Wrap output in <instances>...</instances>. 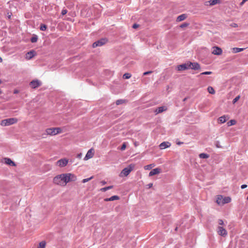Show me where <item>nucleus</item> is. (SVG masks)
Wrapping results in <instances>:
<instances>
[{
  "instance_id": "50",
  "label": "nucleus",
  "mask_w": 248,
  "mask_h": 248,
  "mask_svg": "<svg viewBox=\"0 0 248 248\" xmlns=\"http://www.w3.org/2000/svg\"><path fill=\"white\" fill-rule=\"evenodd\" d=\"M2 59L1 58V57H0V62H2Z\"/></svg>"
},
{
  "instance_id": "3",
  "label": "nucleus",
  "mask_w": 248,
  "mask_h": 248,
  "mask_svg": "<svg viewBox=\"0 0 248 248\" xmlns=\"http://www.w3.org/2000/svg\"><path fill=\"white\" fill-rule=\"evenodd\" d=\"M62 129L60 127H53L47 128L46 132L47 135L54 136L57 134L61 133L62 132Z\"/></svg>"
},
{
  "instance_id": "45",
  "label": "nucleus",
  "mask_w": 248,
  "mask_h": 248,
  "mask_svg": "<svg viewBox=\"0 0 248 248\" xmlns=\"http://www.w3.org/2000/svg\"><path fill=\"white\" fill-rule=\"evenodd\" d=\"M82 154L79 153L77 155V157L78 158H80L82 157Z\"/></svg>"
},
{
  "instance_id": "51",
  "label": "nucleus",
  "mask_w": 248,
  "mask_h": 248,
  "mask_svg": "<svg viewBox=\"0 0 248 248\" xmlns=\"http://www.w3.org/2000/svg\"><path fill=\"white\" fill-rule=\"evenodd\" d=\"M14 93H16V90H14Z\"/></svg>"
},
{
  "instance_id": "32",
  "label": "nucleus",
  "mask_w": 248,
  "mask_h": 248,
  "mask_svg": "<svg viewBox=\"0 0 248 248\" xmlns=\"http://www.w3.org/2000/svg\"><path fill=\"white\" fill-rule=\"evenodd\" d=\"M131 77V75L129 73H125L124 75H123V78H124V79H128L129 78H130V77Z\"/></svg>"
},
{
  "instance_id": "40",
  "label": "nucleus",
  "mask_w": 248,
  "mask_h": 248,
  "mask_svg": "<svg viewBox=\"0 0 248 248\" xmlns=\"http://www.w3.org/2000/svg\"><path fill=\"white\" fill-rule=\"evenodd\" d=\"M61 13H62V15H65V14H66L67 13V10L66 9H63Z\"/></svg>"
},
{
  "instance_id": "19",
  "label": "nucleus",
  "mask_w": 248,
  "mask_h": 248,
  "mask_svg": "<svg viewBox=\"0 0 248 248\" xmlns=\"http://www.w3.org/2000/svg\"><path fill=\"white\" fill-rule=\"evenodd\" d=\"M171 144L169 142H163L159 145L160 149H164L170 147Z\"/></svg>"
},
{
  "instance_id": "44",
  "label": "nucleus",
  "mask_w": 248,
  "mask_h": 248,
  "mask_svg": "<svg viewBox=\"0 0 248 248\" xmlns=\"http://www.w3.org/2000/svg\"><path fill=\"white\" fill-rule=\"evenodd\" d=\"M247 187V185H242L241 186V187L242 189H244L245 188H246Z\"/></svg>"
},
{
  "instance_id": "4",
  "label": "nucleus",
  "mask_w": 248,
  "mask_h": 248,
  "mask_svg": "<svg viewBox=\"0 0 248 248\" xmlns=\"http://www.w3.org/2000/svg\"><path fill=\"white\" fill-rule=\"evenodd\" d=\"M231 199L229 197H223L222 195H218L217 197L216 202L218 205L224 204L231 202Z\"/></svg>"
},
{
  "instance_id": "10",
  "label": "nucleus",
  "mask_w": 248,
  "mask_h": 248,
  "mask_svg": "<svg viewBox=\"0 0 248 248\" xmlns=\"http://www.w3.org/2000/svg\"><path fill=\"white\" fill-rule=\"evenodd\" d=\"M212 53L216 55H220L222 53V49L218 46H214L212 48Z\"/></svg>"
},
{
  "instance_id": "16",
  "label": "nucleus",
  "mask_w": 248,
  "mask_h": 248,
  "mask_svg": "<svg viewBox=\"0 0 248 248\" xmlns=\"http://www.w3.org/2000/svg\"><path fill=\"white\" fill-rule=\"evenodd\" d=\"M161 171V170L160 168H157L152 170L149 174V176H152L153 175L158 174L160 173Z\"/></svg>"
},
{
  "instance_id": "49",
  "label": "nucleus",
  "mask_w": 248,
  "mask_h": 248,
  "mask_svg": "<svg viewBox=\"0 0 248 248\" xmlns=\"http://www.w3.org/2000/svg\"><path fill=\"white\" fill-rule=\"evenodd\" d=\"M11 16V15H8V18H10Z\"/></svg>"
},
{
  "instance_id": "41",
  "label": "nucleus",
  "mask_w": 248,
  "mask_h": 248,
  "mask_svg": "<svg viewBox=\"0 0 248 248\" xmlns=\"http://www.w3.org/2000/svg\"><path fill=\"white\" fill-rule=\"evenodd\" d=\"M152 73V71H151L145 72L143 73V75L144 76L147 75L151 74Z\"/></svg>"
},
{
  "instance_id": "20",
  "label": "nucleus",
  "mask_w": 248,
  "mask_h": 248,
  "mask_svg": "<svg viewBox=\"0 0 248 248\" xmlns=\"http://www.w3.org/2000/svg\"><path fill=\"white\" fill-rule=\"evenodd\" d=\"M229 119V117L227 115L222 116L218 118V123H219L220 124H223L225 122H226V121Z\"/></svg>"
},
{
  "instance_id": "23",
  "label": "nucleus",
  "mask_w": 248,
  "mask_h": 248,
  "mask_svg": "<svg viewBox=\"0 0 248 248\" xmlns=\"http://www.w3.org/2000/svg\"><path fill=\"white\" fill-rule=\"evenodd\" d=\"M232 49L233 53H236L243 51L245 49V48L233 47Z\"/></svg>"
},
{
  "instance_id": "28",
  "label": "nucleus",
  "mask_w": 248,
  "mask_h": 248,
  "mask_svg": "<svg viewBox=\"0 0 248 248\" xmlns=\"http://www.w3.org/2000/svg\"><path fill=\"white\" fill-rule=\"evenodd\" d=\"M112 188H113V186H107V187H105L101 188L100 189V191H101L102 192H105L107 190L110 189H111Z\"/></svg>"
},
{
  "instance_id": "52",
  "label": "nucleus",
  "mask_w": 248,
  "mask_h": 248,
  "mask_svg": "<svg viewBox=\"0 0 248 248\" xmlns=\"http://www.w3.org/2000/svg\"><path fill=\"white\" fill-rule=\"evenodd\" d=\"M247 200L248 201V197L247 198Z\"/></svg>"
},
{
  "instance_id": "26",
  "label": "nucleus",
  "mask_w": 248,
  "mask_h": 248,
  "mask_svg": "<svg viewBox=\"0 0 248 248\" xmlns=\"http://www.w3.org/2000/svg\"><path fill=\"white\" fill-rule=\"evenodd\" d=\"M155 165L154 164H151L148 165H146L144 167V169L145 170H149L151 169L152 168L155 167Z\"/></svg>"
},
{
  "instance_id": "17",
  "label": "nucleus",
  "mask_w": 248,
  "mask_h": 248,
  "mask_svg": "<svg viewBox=\"0 0 248 248\" xmlns=\"http://www.w3.org/2000/svg\"><path fill=\"white\" fill-rule=\"evenodd\" d=\"M36 55V52L34 50L30 51L26 54V59L30 60Z\"/></svg>"
},
{
  "instance_id": "21",
  "label": "nucleus",
  "mask_w": 248,
  "mask_h": 248,
  "mask_svg": "<svg viewBox=\"0 0 248 248\" xmlns=\"http://www.w3.org/2000/svg\"><path fill=\"white\" fill-rule=\"evenodd\" d=\"M167 109V108L166 106H162L157 108L155 112L156 113V114H158L166 111Z\"/></svg>"
},
{
  "instance_id": "38",
  "label": "nucleus",
  "mask_w": 248,
  "mask_h": 248,
  "mask_svg": "<svg viewBox=\"0 0 248 248\" xmlns=\"http://www.w3.org/2000/svg\"><path fill=\"white\" fill-rule=\"evenodd\" d=\"M126 143H125V142L123 143V144H122V146L121 148V150L122 151L124 150L126 148Z\"/></svg>"
},
{
  "instance_id": "30",
  "label": "nucleus",
  "mask_w": 248,
  "mask_h": 248,
  "mask_svg": "<svg viewBox=\"0 0 248 248\" xmlns=\"http://www.w3.org/2000/svg\"><path fill=\"white\" fill-rule=\"evenodd\" d=\"M126 102L125 100H123V99H119V100H117L116 102V104L117 105H119L120 104H123V103H125Z\"/></svg>"
},
{
  "instance_id": "5",
  "label": "nucleus",
  "mask_w": 248,
  "mask_h": 248,
  "mask_svg": "<svg viewBox=\"0 0 248 248\" xmlns=\"http://www.w3.org/2000/svg\"><path fill=\"white\" fill-rule=\"evenodd\" d=\"M16 122L15 118H9L1 121L0 124L3 126H9L14 124Z\"/></svg>"
},
{
  "instance_id": "27",
  "label": "nucleus",
  "mask_w": 248,
  "mask_h": 248,
  "mask_svg": "<svg viewBox=\"0 0 248 248\" xmlns=\"http://www.w3.org/2000/svg\"><path fill=\"white\" fill-rule=\"evenodd\" d=\"M46 246V242L44 241H43L39 243L38 248H45Z\"/></svg>"
},
{
  "instance_id": "1",
  "label": "nucleus",
  "mask_w": 248,
  "mask_h": 248,
  "mask_svg": "<svg viewBox=\"0 0 248 248\" xmlns=\"http://www.w3.org/2000/svg\"><path fill=\"white\" fill-rule=\"evenodd\" d=\"M77 179V176L74 174L71 173H62L54 177L53 183L60 186H65L68 183L76 181Z\"/></svg>"
},
{
  "instance_id": "9",
  "label": "nucleus",
  "mask_w": 248,
  "mask_h": 248,
  "mask_svg": "<svg viewBox=\"0 0 248 248\" xmlns=\"http://www.w3.org/2000/svg\"><path fill=\"white\" fill-rule=\"evenodd\" d=\"M221 3V0H209L204 2L205 6H213Z\"/></svg>"
},
{
  "instance_id": "36",
  "label": "nucleus",
  "mask_w": 248,
  "mask_h": 248,
  "mask_svg": "<svg viewBox=\"0 0 248 248\" xmlns=\"http://www.w3.org/2000/svg\"><path fill=\"white\" fill-rule=\"evenodd\" d=\"M188 25H189V23H184L181 24L180 26V27L182 28H184L187 27Z\"/></svg>"
},
{
  "instance_id": "12",
  "label": "nucleus",
  "mask_w": 248,
  "mask_h": 248,
  "mask_svg": "<svg viewBox=\"0 0 248 248\" xmlns=\"http://www.w3.org/2000/svg\"><path fill=\"white\" fill-rule=\"evenodd\" d=\"M30 85L32 88L35 89L41 86V82L38 79L33 80L30 82Z\"/></svg>"
},
{
  "instance_id": "13",
  "label": "nucleus",
  "mask_w": 248,
  "mask_h": 248,
  "mask_svg": "<svg viewBox=\"0 0 248 248\" xmlns=\"http://www.w3.org/2000/svg\"><path fill=\"white\" fill-rule=\"evenodd\" d=\"M94 155V150L92 148L90 149L87 153L85 156L84 158V160H87L92 158Z\"/></svg>"
},
{
  "instance_id": "35",
  "label": "nucleus",
  "mask_w": 248,
  "mask_h": 248,
  "mask_svg": "<svg viewBox=\"0 0 248 248\" xmlns=\"http://www.w3.org/2000/svg\"><path fill=\"white\" fill-rule=\"evenodd\" d=\"M46 28H47V27L46 25L42 24L41 25L40 29L41 31H44L46 30Z\"/></svg>"
},
{
  "instance_id": "53",
  "label": "nucleus",
  "mask_w": 248,
  "mask_h": 248,
  "mask_svg": "<svg viewBox=\"0 0 248 248\" xmlns=\"http://www.w3.org/2000/svg\"><path fill=\"white\" fill-rule=\"evenodd\" d=\"M1 93V91L0 90V93Z\"/></svg>"
},
{
  "instance_id": "24",
  "label": "nucleus",
  "mask_w": 248,
  "mask_h": 248,
  "mask_svg": "<svg viewBox=\"0 0 248 248\" xmlns=\"http://www.w3.org/2000/svg\"><path fill=\"white\" fill-rule=\"evenodd\" d=\"M207 91L209 93L212 94H214L215 93V91L212 86L208 87Z\"/></svg>"
},
{
  "instance_id": "34",
  "label": "nucleus",
  "mask_w": 248,
  "mask_h": 248,
  "mask_svg": "<svg viewBox=\"0 0 248 248\" xmlns=\"http://www.w3.org/2000/svg\"><path fill=\"white\" fill-rule=\"evenodd\" d=\"M93 176H91V177L89 178H86V179H84L82 180V182L83 183H85L88 181H89L90 180H92L93 178Z\"/></svg>"
},
{
  "instance_id": "46",
  "label": "nucleus",
  "mask_w": 248,
  "mask_h": 248,
  "mask_svg": "<svg viewBox=\"0 0 248 248\" xmlns=\"http://www.w3.org/2000/svg\"><path fill=\"white\" fill-rule=\"evenodd\" d=\"M147 186H148L149 188H151L153 186V184L152 183L149 184L147 185Z\"/></svg>"
},
{
  "instance_id": "29",
  "label": "nucleus",
  "mask_w": 248,
  "mask_h": 248,
  "mask_svg": "<svg viewBox=\"0 0 248 248\" xmlns=\"http://www.w3.org/2000/svg\"><path fill=\"white\" fill-rule=\"evenodd\" d=\"M38 40V37L36 35H34L31 39V41L32 43H35Z\"/></svg>"
},
{
  "instance_id": "48",
  "label": "nucleus",
  "mask_w": 248,
  "mask_h": 248,
  "mask_svg": "<svg viewBox=\"0 0 248 248\" xmlns=\"http://www.w3.org/2000/svg\"><path fill=\"white\" fill-rule=\"evenodd\" d=\"M134 145L135 146H137L138 145V143H137V142H134Z\"/></svg>"
},
{
  "instance_id": "31",
  "label": "nucleus",
  "mask_w": 248,
  "mask_h": 248,
  "mask_svg": "<svg viewBox=\"0 0 248 248\" xmlns=\"http://www.w3.org/2000/svg\"><path fill=\"white\" fill-rule=\"evenodd\" d=\"M236 121L234 120H231L227 123L228 126H231L235 124Z\"/></svg>"
},
{
  "instance_id": "42",
  "label": "nucleus",
  "mask_w": 248,
  "mask_h": 248,
  "mask_svg": "<svg viewBox=\"0 0 248 248\" xmlns=\"http://www.w3.org/2000/svg\"><path fill=\"white\" fill-rule=\"evenodd\" d=\"M247 1H248V0H242L241 2L240 3V6H242Z\"/></svg>"
},
{
  "instance_id": "2",
  "label": "nucleus",
  "mask_w": 248,
  "mask_h": 248,
  "mask_svg": "<svg viewBox=\"0 0 248 248\" xmlns=\"http://www.w3.org/2000/svg\"><path fill=\"white\" fill-rule=\"evenodd\" d=\"M136 165L135 164H130L127 167L124 168L121 173L120 176L122 177L128 176L129 173L135 169Z\"/></svg>"
},
{
  "instance_id": "39",
  "label": "nucleus",
  "mask_w": 248,
  "mask_h": 248,
  "mask_svg": "<svg viewBox=\"0 0 248 248\" xmlns=\"http://www.w3.org/2000/svg\"><path fill=\"white\" fill-rule=\"evenodd\" d=\"M212 74V72H211V71H207V72H202L201 74V75H211Z\"/></svg>"
},
{
  "instance_id": "37",
  "label": "nucleus",
  "mask_w": 248,
  "mask_h": 248,
  "mask_svg": "<svg viewBox=\"0 0 248 248\" xmlns=\"http://www.w3.org/2000/svg\"><path fill=\"white\" fill-rule=\"evenodd\" d=\"M240 98V95L237 96L233 100V104H235Z\"/></svg>"
},
{
  "instance_id": "22",
  "label": "nucleus",
  "mask_w": 248,
  "mask_h": 248,
  "mask_svg": "<svg viewBox=\"0 0 248 248\" xmlns=\"http://www.w3.org/2000/svg\"><path fill=\"white\" fill-rule=\"evenodd\" d=\"M119 199H120V198L119 196L115 195V196H113L109 198H106L104 199V201L105 202H108V201H114V200H118Z\"/></svg>"
},
{
  "instance_id": "25",
  "label": "nucleus",
  "mask_w": 248,
  "mask_h": 248,
  "mask_svg": "<svg viewBox=\"0 0 248 248\" xmlns=\"http://www.w3.org/2000/svg\"><path fill=\"white\" fill-rule=\"evenodd\" d=\"M199 157L201 158H208L209 157V155L205 153H201L199 155Z\"/></svg>"
},
{
  "instance_id": "8",
  "label": "nucleus",
  "mask_w": 248,
  "mask_h": 248,
  "mask_svg": "<svg viewBox=\"0 0 248 248\" xmlns=\"http://www.w3.org/2000/svg\"><path fill=\"white\" fill-rule=\"evenodd\" d=\"M107 42L106 39H101L100 40L95 42L93 44V47L94 48L97 46H100L105 44Z\"/></svg>"
},
{
  "instance_id": "14",
  "label": "nucleus",
  "mask_w": 248,
  "mask_h": 248,
  "mask_svg": "<svg viewBox=\"0 0 248 248\" xmlns=\"http://www.w3.org/2000/svg\"><path fill=\"white\" fill-rule=\"evenodd\" d=\"M189 69L198 70L200 68V64L197 62H188Z\"/></svg>"
},
{
  "instance_id": "15",
  "label": "nucleus",
  "mask_w": 248,
  "mask_h": 248,
  "mask_svg": "<svg viewBox=\"0 0 248 248\" xmlns=\"http://www.w3.org/2000/svg\"><path fill=\"white\" fill-rule=\"evenodd\" d=\"M188 66V62H187L186 63L178 65L176 68L178 71H184L189 69Z\"/></svg>"
},
{
  "instance_id": "33",
  "label": "nucleus",
  "mask_w": 248,
  "mask_h": 248,
  "mask_svg": "<svg viewBox=\"0 0 248 248\" xmlns=\"http://www.w3.org/2000/svg\"><path fill=\"white\" fill-rule=\"evenodd\" d=\"M218 225H219L218 226H223V227H224L225 226L224 222H223V220H222V219H218Z\"/></svg>"
},
{
  "instance_id": "47",
  "label": "nucleus",
  "mask_w": 248,
  "mask_h": 248,
  "mask_svg": "<svg viewBox=\"0 0 248 248\" xmlns=\"http://www.w3.org/2000/svg\"><path fill=\"white\" fill-rule=\"evenodd\" d=\"M101 183L103 185H104L106 184V182L105 181H102L101 182Z\"/></svg>"
},
{
  "instance_id": "43",
  "label": "nucleus",
  "mask_w": 248,
  "mask_h": 248,
  "mask_svg": "<svg viewBox=\"0 0 248 248\" xmlns=\"http://www.w3.org/2000/svg\"><path fill=\"white\" fill-rule=\"evenodd\" d=\"M139 26V25L138 24H134L133 25V28L134 29H136L137 28H138Z\"/></svg>"
},
{
  "instance_id": "18",
  "label": "nucleus",
  "mask_w": 248,
  "mask_h": 248,
  "mask_svg": "<svg viewBox=\"0 0 248 248\" xmlns=\"http://www.w3.org/2000/svg\"><path fill=\"white\" fill-rule=\"evenodd\" d=\"M187 17V14H182V15L179 16H177L176 21L177 22H181V21H182L185 20Z\"/></svg>"
},
{
  "instance_id": "11",
  "label": "nucleus",
  "mask_w": 248,
  "mask_h": 248,
  "mask_svg": "<svg viewBox=\"0 0 248 248\" xmlns=\"http://www.w3.org/2000/svg\"><path fill=\"white\" fill-rule=\"evenodd\" d=\"M1 162L10 166H16V163L9 158H4L1 160Z\"/></svg>"
},
{
  "instance_id": "7",
  "label": "nucleus",
  "mask_w": 248,
  "mask_h": 248,
  "mask_svg": "<svg viewBox=\"0 0 248 248\" xmlns=\"http://www.w3.org/2000/svg\"><path fill=\"white\" fill-rule=\"evenodd\" d=\"M68 162L69 160L68 159L66 158H63L58 160L56 162V165L61 168L64 167L67 165Z\"/></svg>"
},
{
  "instance_id": "6",
  "label": "nucleus",
  "mask_w": 248,
  "mask_h": 248,
  "mask_svg": "<svg viewBox=\"0 0 248 248\" xmlns=\"http://www.w3.org/2000/svg\"><path fill=\"white\" fill-rule=\"evenodd\" d=\"M217 232L218 235L223 237H226L228 234L227 230L223 226H218Z\"/></svg>"
}]
</instances>
